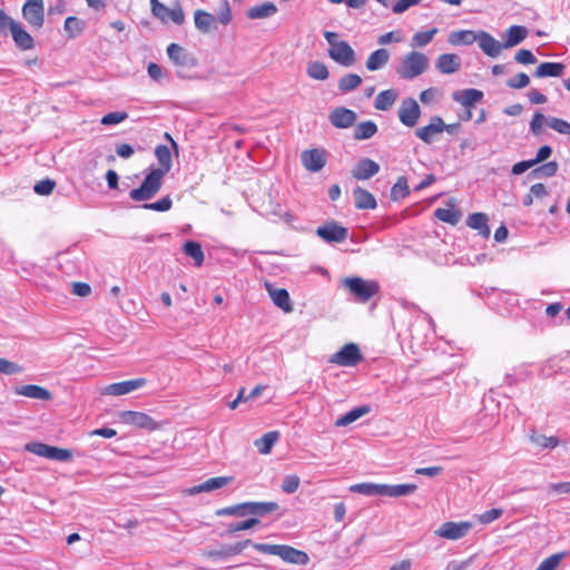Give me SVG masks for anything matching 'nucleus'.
Instances as JSON below:
<instances>
[{
  "label": "nucleus",
  "instance_id": "nucleus-49",
  "mask_svg": "<svg viewBox=\"0 0 570 570\" xmlns=\"http://www.w3.org/2000/svg\"><path fill=\"white\" fill-rule=\"evenodd\" d=\"M435 216L444 222V223H449L451 225H455L459 223L460 218H461V213L451 207V208H438L435 210Z\"/></svg>",
  "mask_w": 570,
  "mask_h": 570
},
{
  "label": "nucleus",
  "instance_id": "nucleus-55",
  "mask_svg": "<svg viewBox=\"0 0 570 570\" xmlns=\"http://www.w3.org/2000/svg\"><path fill=\"white\" fill-rule=\"evenodd\" d=\"M216 515H218V517L233 515V517L243 518V517H245V502L218 509L216 511Z\"/></svg>",
  "mask_w": 570,
  "mask_h": 570
},
{
  "label": "nucleus",
  "instance_id": "nucleus-57",
  "mask_svg": "<svg viewBox=\"0 0 570 570\" xmlns=\"http://www.w3.org/2000/svg\"><path fill=\"white\" fill-rule=\"evenodd\" d=\"M23 367L14 362L0 357V373L7 375L20 374Z\"/></svg>",
  "mask_w": 570,
  "mask_h": 570
},
{
  "label": "nucleus",
  "instance_id": "nucleus-20",
  "mask_svg": "<svg viewBox=\"0 0 570 570\" xmlns=\"http://www.w3.org/2000/svg\"><path fill=\"white\" fill-rule=\"evenodd\" d=\"M301 159L308 171H320L326 164L325 150L317 148L304 150L301 155Z\"/></svg>",
  "mask_w": 570,
  "mask_h": 570
},
{
  "label": "nucleus",
  "instance_id": "nucleus-30",
  "mask_svg": "<svg viewBox=\"0 0 570 570\" xmlns=\"http://www.w3.org/2000/svg\"><path fill=\"white\" fill-rule=\"evenodd\" d=\"M417 487L413 483L404 484H383L382 497L400 498L406 497L416 491Z\"/></svg>",
  "mask_w": 570,
  "mask_h": 570
},
{
  "label": "nucleus",
  "instance_id": "nucleus-40",
  "mask_svg": "<svg viewBox=\"0 0 570 570\" xmlns=\"http://www.w3.org/2000/svg\"><path fill=\"white\" fill-rule=\"evenodd\" d=\"M478 33L472 30L453 31L449 35L448 41L452 46H468L476 41Z\"/></svg>",
  "mask_w": 570,
  "mask_h": 570
},
{
  "label": "nucleus",
  "instance_id": "nucleus-6",
  "mask_svg": "<svg viewBox=\"0 0 570 570\" xmlns=\"http://www.w3.org/2000/svg\"><path fill=\"white\" fill-rule=\"evenodd\" d=\"M343 283L362 302L368 301L379 289L375 282L365 281L361 277L345 278Z\"/></svg>",
  "mask_w": 570,
  "mask_h": 570
},
{
  "label": "nucleus",
  "instance_id": "nucleus-46",
  "mask_svg": "<svg viewBox=\"0 0 570 570\" xmlns=\"http://www.w3.org/2000/svg\"><path fill=\"white\" fill-rule=\"evenodd\" d=\"M362 83V78L356 73H347L338 81V89L342 92H348L356 89Z\"/></svg>",
  "mask_w": 570,
  "mask_h": 570
},
{
  "label": "nucleus",
  "instance_id": "nucleus-17",
  "mask_svg": "<svg viewBox=\"0 0 570 570\" xmlns=\"http://www.w3.org/2000/svg\"><path fill=\"white\" fill-rule=\"evenodd\" d=\"M121 421L126 424L135 425L149 431H155L159 424L148 414L136 411H124L119 414Z\"/></svg>",
  "mask_w": 570,
  "mask_h": 570
},
{
  "label": "nucleus",
  "instance_id": "nucleus-22",
  "mask_svg": "<svg viewBox=\"0 0 570 570\" xmlns=\"http://www.w3.org/2000/svg\"><path fill=\"white\" fill-rule=\"evenodd\" d=\"M478 45L480 49L489 57L495 58L498 57L502 49L504 48L503 43L494 39L490 33L485 31H480L476 37Z\"/></svg>",
  "mask_w": 570,
  "mask_h": 570
},
{
  "label": "nucleus",
  "instance_id": "nucleus-4",
  "mask_svg": "<svg viewBox=\"0 0 570 570\" xmlns=\"http://www.w3.org/2000/svg\"><path fill=\"white\" fill-rule=\"evenodd\" d=\"M167 55L170 61L178 68L177 75L180 78L185 77V71L197 66L196 58L187 49L177 43H170L167 47Z\"/></svg>",
  "mask_w": 570,
  "mask_h": 570
},
{
  "label": "nucleus",
  "instance_id": "nucleus-19",
  "mask_svg": "<svg viewBox=\"0 0 570 570\" xmlns=\"http://www.w3.org/2000/svg\"><path fill=\"white\" fill-rule=\"evenodd\" d=\"M328 119L335 128L346 129L355 124L357 115L348 108L337 107L330 112Z\"/></svg>",
  "mask_w": 570,
  "mask_h": 570
},
{
  "label": "nucleus",
  "instance_id": "nucleus-26",
  "mask_svg": "<svg viewBox=\"0 0 570 570\" xmlns=\"http://www.w3.org/2000/svg\"><path fill=\"white\" fill-rule=\"evenodd\" d=\"M435 67L441 73L450 75L460 69L461 62L456 55L443 53L436 59Z\"/></svg>",
  "mask_w": 570,
  "mask_h": 570
},
{
  "label": "nucleus",
  "instance_id": "nucleus-48",
  "mask_svg": "<svg viewBox=\"0 0 570 570\" xmlns=\"http://www.w3.org/2000/svg\"><path fill=\"white\" fill-rule=\"evenodd\" d=\"M438 28H432L431 30H428V31H420V32H416L414 33V36L412 37V42H411V46L413 48L415 47H425L428 46L432 39L434 38V36L438 33Z\"/></svg>",
  "mask_w": 570,
  "mask_h": 570
},
{
  "label": "nucleus",
  "instance_id": "nucleus-32",
  "mask_svg": "<svg viewBox=\"0 0 570 570\" xmlns=\"http://www.w3.org/2000/svg\"><path fill=\"white\" fill-rule=\"evenodd\" d=\"M353 197L357 209H374L377 206L374 196L362 187L354 188Z\"/></svg>",
  "mask_w": 570,
  "mask_h": 570
},
{
  "label": "nucleus",
  "instance_id": "nucleus-35",
  "mask_svg": "<svg viewBox=\"0 0 570 570\" xmlns=\"http://www.w3.org/2000/svg\"><path fill=\"white\" fill-rule=\"evenodd\" d=\"M399 97V92L395 89L383 90L377 94L374 100V107L377 110H389Z\"/></svg>",
  "mask_w": 570,
  "mask_h": 570
},
{
  "label": "nucleus",
  "instance_id": "nucleus-51",
  "mask_svg": "<svg viewBox=\"0 0 570 570\" xmlns=\"http://www.w3.org/2000/svg\"><path fill=\"white\" fill-rule=\"evenodd\" d=\"M307 75L317 80H325L328 78V69L323 62L314 61L307 67Z\"/></svg>",
  "mask_w": 570,
  "mask_h": 570
},
{
  "label": "nucleus",
  "instance_id": "nucleus-27",
  "mask_svg": "<svg viewBox=\"0 0 570 570\" xmlns=\"http://www.w3.org/2000/svg\"><path fill=\"white\" fill-rule=\"evenodd\" d=\"M278 509L276 502H245V517H265Z\"/></svg>",
  "mask_w": 570,
  "mask_h": 570
},
{
  "label": "nucleus",
  "instance_id": "nucleus-61",
  "mask_svg": "<svg viewBox=\"0 0 570 570\" xmlns=\"http://www.w3.org/2000/svg\"><path fill=\"white\" fill-rule=\"evenodd\" d=\"M299 478L296 474H291L284 478L282 483V490L285 493H294L299 487Z\"/></svg>",
  "mask_w": 570,
  "mask_h": 570
},
{
  "label": "nucleus",
  "instance_id": "nucleus-25",
  "mask_svg": "<svg viewBox=\"0 0 570 570\" xmlns=\"http://www.w3.org/2000/svg\"><path fill=\"white\" fill-rule=\"evenodd\" d=\"M195 27L202 33H208L217 29L216 17L204 10H196L194 13Z\"/></svg>",
  "mask_w": 570,
  "mask_h": 570
},
{
  "label": "nucleus",
  "instance_id": "nucleus-28",
  "mask_svg": "<svg viewBox=\"0 0 570 570\" xmlns=\"http://www.w3.org/2000/svg\"><path fill=\"white\" fill-rule=\"evenodd\" d=\"M278 11L277 7L273 2H263L256 6L250 7L246 11V16L248 19H266L273 17Z\"/></svg>",
  "mask_w": 570,
  "mask_h": 570
},
{
  "label": "nucleus",
  "instance_id": "nucleus-5",
  "mask_svg": "<svg viewBox=\"0 0 570 570\" xmlns=\"http://www.w3.org/2000/svg\"><path fill=\"white\" fill-rule=\"evenodd\" d=\"M26 451L49 460L66 462L72 459V452L40 442H30L24 445Z\"/></svg>",
  "mask_w": 570,
  "mask_h": 570
},
{
  "label": "nucleus",
  "instance_id": "nucleus-31",
  "mask_svg": "<svg viewBox=\"0 0 570 570\" xmlns=\"http://www.w3.org/2000/svg\"><path fill=\"white\" fill-rule=\"evenodd\" d=\"M528 36V29L523 26H511L504 35V49L512 48L521 43Z\"/></svg>",
  "mask_w": 570,
  "mask_h": 570
},
{
  "label": "nucleus",
  "instance_id": "nucleus-42",
  "mask_svg": "<svg viewBox=\"0 0 570 570\" xmlns=\"http://www.w3.org/2000/svg\"><path fill=\"white\" fill-rule=\"evenodd\" d=\"M377 132V126L374 121L367 120L360 122L354 130V139L365 140L372 138Z\"/></svg>",
  "mask_w": 570,
  "mask_h": 570
},
{
  "label": "nucleus",
  "instance_id": "nucleus-7",
  "mask_svg": "<svg viewBox=\"0 0 570 570\" xmlns=\"http://www.w3.org/2000/svg\"><path fill=\"white\" fill-rule=\"evenodd\" d=\"M472 529V523L469 521L461 522H444L435 531L434 534L439 538L448 540H459L464 538Z\"/></svg>",
  "mask_w": 570,
  "mask_h": 570
},
{
  "label": "nucleus",
  "instance_id": "nucleus-54",
  "mask_svg": "<svg viewBox=\"0 0 570 570\" xmlns=\"http://www.w3.org/2000/svg\"><path fill=\"white\" fill-rule=\"evenodd\" d=\"M547 118L542 112H534L531 121H530V130L533 135L539 136L543 132V125H547Z\"/></svg>",
  "mask_w": 570,
  "mask_h": 570
},
{
  "label": "nucleus",
  "instance_id": "nucleus-34",
  "mask_svg": "<svg viewBox=\"0 0 570 570\" xmlns=\"http://www.w3.org/2000/svg\"><path fill=\"white\" fill-rule=\"evenodd\" d=\"M390 57L391 55L387 49L382 48L373 51L365 62L366 69L370 71L382 69L389 62Z\"/></svg>",
  "mask_w": 570,
  "mask_h": 570
},
{
  "label": "nucleus",
  "instance_id": "nucleus-59",
  "mask_svg": "<svg viewBox=\"0 0 570 570\" xmlns=\"http://www.w3.org/2000/svg\"><path fill=\"white\" fill-rule=\"evenodd\" d=\"M173 202L169 196L163 197L158 202L145 204L144 208L155 212H167L171 208Z\"/></svg>",
  "mask_w": 570,
  "mask_h": 570
},
{
  "label": "nucleus",
  "instance_id": "nucleus-12",
  "mask_svg": "<svg viewBox=\"0 0 570 570\" xmlns=\"http://www.w3.org/2000/svg\"><path fill=\"white\" fill-rule=\"evenodd\" d=\"M147 384L145 377L112 383L101 390L104 395L120 396L144 387Z\"/></svg>",
  "mask_w": 570,
  "mask_h": 570
},
{
  "label": "nucleus",
  "instance_id": "nucleus-23",
  "mask_svg": "<svg viewBox=\"0 0 570 570\" xmlns=\"http://www.w3.org/2000/svg\"><path fill=\"white\" fill-rule=\"evenodd\" d=\"M265 288L272 298L273 303L285 313H291L293 306L291 303L289 294L285 288H276L271 283L265 284Z\"/></svg>",
  "mask_w": 570,
  "mask_h": 570
},
{
  "label": "nucleus",
  "instance_id": "nucleus-38",
  "mask_svg": "<svg viewBox=\"0 0 570 570\" xmlns=\"http://www.w3.org/2000/svg\"><path fill=\"white\" fill-rule=\"evenodd\" d=\"M370 411H371V409L367 405H362V406L355 407V409L348 411L347 413H345L340 419H337L335 421V426H338V428L347 426V425L352 424L353 422L357 421L358 419H361L362 416L370 413Z\"/></svg>",
  "mask_w": 570,
  "mask_h": 570
},
{
  "label": "nucleus",
  "instance_id": "nucleus-10",
  "mask_svg": "<svg viewBox=\"0 0 570 570\" xmlns=\"http://www.w3.org/2000/svg\"><path fill=\"white\" fill-rule=\"evenodd\" d=\"M362 360L360 348L354 343L345 344L330 357V362L340 366H355Z\"/></svg>",
  "mask_w": 570,
  "mask_h": 570
},
{
  "label": "nucleus",
  "instance_id": "nucleus-2",
  "mask_svg": "<svg viewBox=\"0 0 570 570\" xmlns=\"http://www.w3.org/2000/svg\"><path fill=\"white\" fill-rule=\"evenodd\" d=\"M253 548L263 553L277 556L284 562L291 564L306 566L309 562V557L305 551L295 549L291 546L259 543L253 544Z\"/></svg>",
  "mask_w": 570,
  "mask_h": 570
},
{
  "label": "nucleus",
  "instance_id": "nucleus-60",
  "mask_svg": "<svg viewBox=\"0 0 570 570\" xmlns=\"http://www.w3.org/2000/svg\"><path fill=\"white\" fill-rule=\"evenodd\" d=\"M128 118V114L125 112V111H115V112H109L107 115H105L100 122L102 125H106V126H109V125H117V124H120L121 121L126 120Z\"/></svg>",
  "mask_w": 570,
  "mask_h": 570
},
{
  "label": "nucleus",
  "instance_id": "nucleus-62",
  "mask_svg": "<svg viewBox=\"0 0 570 570\" xmlns=\"http://www.w3.org/2000/svg\"><path fill=\"white\" fill-rule=\"evenodd\" d=\"M56 186V183L51 179H43L37 183L33 190L38 195L47 196L50 195Z\"/></svg>",
  "mask_w": 570,
  "mask_h": 570
},
{
  "label": "nucleus",
  "instance_id": "nucleus-63",
  "mask_svg": "<svg viewBox=\"0 0 570 570\" xmlns=\"http://www.w3.org/2000/svg\"><path fill=\"white\" fill-rule=\"evenodd\" d=\"M530 82V78L527 73L520 72L514 78L508 80L507 85L513 89H522Z\"/></svg>",
  "mask_w": 570,
  "mask_h": 570
},
{
  "label": "nucleus",
  "instance_id": "nucleus-3",
  "mask_svg": "<svg viewBox=\"0 0 570 570\" xmlns=\"http://www.w3.org/2000/svg\"><path fill=\"white\" fill-rule=\"evenodd\" d=\"M165 175L151 169L142 180L140 187L130 190L129 196L135 202L151 199L161 188Z\"/></svg>",
  "mask_w": 570,
  "mask_h": 570
},
{
  "label": "nucleus",
  "instance_id": "nucleus-33",
  "mask_svg": "<svg viewBox=\"0 0 570 570\" xmlns=\"http://www.w3.org/2000/svg\"><path fill=\"white\" fill-rule=\"evenodd\" d=\"M10 32L18 48H20L23 51L33 48L35 42L32 37L22 28V26L19 22L17 24H13V29Z\"/></svg>",
  "mask_w": 570,
  "mask_h": 570
},
{
  "label": "nucleus",
  "instance_id": "nucleus-45",
  "mask_svg": "<svg viewBox=\"0 0 570 570\" xmlns=\"http://www.w3.org/2000/svg\"><path fill=\"white\" fill-rule=\"evenodd\" d=\"M184 253L191 257L197 266L204 263V253L199 243L193 240L185 243Z\"/></svg>",
  "mask_w": 570,
  "mask_h": 570
},
{
  "label": "nucleus",
  "instance_id": "nucleus-14",
  "mask_svg": "<svg viewBox=\"0 0 570 570\" xmlns=\"http://www.w3.org/2000/svg\"><path fill=\"white\" fill-rule=\"evenodd\" d=\"M253 542L247 539L233 544L222 546L219 549H213L205 552L208 559L213 560H225L227 558L240 554L247 547L252 546Z\"/></svg>",
  "mask_w": 570,
  "mask_h": 570
},
{
  "label": "nucleus",
  "instance_id": "nucleus-39",
  "mask_svg": "<svg viewBox=\"0 0 570 570\" xmlns=\"http://www.w3.org/2000/svg\"><path fill=\"white\" fill-rule=\"evenodd\" d=\"M279 438V433L277 431H271L265 433L262 438L254 441V445L257 448L261 454H269L272 448L275 445Z\"/></svg>",
  "mask_w": 570,
  "mask_h": 570
},
{
  "label": "nucleus",
  "instance_id": "nucleus-15",
  "mask_svg": "<svg viewBox=\"0 0 570 570\" xmlns=\"http://www.w3.org/2000/svg\"><path fill=\"white\" fill-rule=\"evenodd\" d=\"M316 235L327 243H342L347 238L348 230L335 222H330L318 226Z\"/></svg>",
  "mask_w": 570,
  "mask_h": 570
},
{
  "label": "nucleus",
  "instance_id": "nucleus-37",
  "mask_svg": "<svg viewBox=\"0 0 570 570\" xmlns=\"http://www.w3.org/2000/svg\"><path fill=\"white\" fill-rule=\"evenodd\" d=\"M564 65L560 62H542L538 66L534 77H560L563 73Z\"/></svg>",
  "mask_w": 570,
  "mask_h": 570
},
{
  "label": "nucleus",
  "instance_id": "nucleus-11",
  "mask_svg": "<svg viewBox=\"0 0 570 570\" xmlns=\"http://www.w3.org/2000/svg\"><path fill=\"white\" fill-rule=\"evenodd\" d=\"M150 9L153 14L161 21H167L169 19L176 24H181L185 21V14L179 4L169 9L159 0H150Z\"/></svg>",
  "mask_w": 570,
  "mask_h": 570
},
{
  "label": "nucleus",
  "instance_id": "nucleus-64",
  "mask_svg": "<svg viewBox=\"0 0 570 570\" xmlns=\"http://www.w3.org/2000/svg\"><path fill=\"white\" fill-rule=\"evenodd\" d=\"M514 59H515L517 62L522 63V65H532V63L537 62V58L528 49H520L515 53Z\"/></svg>",
  "mask_w": 570,
  "mask_h": 570
},
{
  "label": "nucleus",
  "instance_id": "nucleus-9",
  "mask_svg": "<svg viewBox=\"0 0 570 570\" xmlns=\"http://www.w3.org/2000/svg\"><path fill=\"white\" fill-rule=\"evenodd\" d=\"M421 116V108L417 101L414 98H405L402 100L399 110L397 117L400 121L406 127H414Z\"/></svg>",
  "mask_w": 570,
  "mask_h": 570
},
{
  "label": "nucleus",
  "instance_id": "nucleus-21",
  "mask_svg": "<svg viewBox=\"0 0 570 570\" xmlns=\"http://www.w3.org/2000/svg\"><path fill=\"white\" fill-rule=\"evenodd\" d=\"M380 171V165L370 159L362 158L352 169V176L357 180H367Z\"/></svg>",
  "mask_w": 570,
  "mask_h": 570
},
{
  "label": "nucleus",
  "instance_id": "nucleus-13",
  "mask_svg": "<svg viewBox=\"0 0 570 570\" xmlns=\"http://www.w3.org/2000/svg\"><path fill=\"white\" fill-rule=\"evenodd\" d=\"M233 481L234 476L232 475L215 476L204 481L198 485L185 489L183 493L186 495H196L203 492H213L229 485Z\"/></svg>",
  "mask_w": 570,
  "mask_h": 570
},
{
  "label": "nucleus",
  "instance_id": "nucleus-50",
  "mask_svg": "<svg viewBox=\"0 0 570 570\" xmlns=\"http://www.w3.org/2000/svg\"><path fill=\"white\" fill-rule=\"evenodd\" d=\"M530 441L542 449H554L559 444V440L556 436H547L539 433H532Z\"/></svg>",
  "mask_w": 570,
  "mask_h": 570
},
{
  "label": "nucleus",
  "instance_id": "nucleus-29",
  "mask_svg": "<svg viewBox=\"0 0 570 570\" xmlns=\"http://www.w3.org/2000/svg\"><path fill=\"white\" fill-rule=\"evenodd\" d=\"M18 395H22L29 399L48 401L51 400V393L39 385L28 384L16 389Z\"/></svg>",
  "mask_w": 570,
  "mask_h": 570
},
{
  "label": "nucleus",
  "instance_id": "nucleus-41",
  "mask_svg": "<svg viewBox=\"0 0 570 570\" xmlns=\"http://www.w3.org/2000/svg\"><path fill=\"white\" fill-rule=\"evenodd\" d=\"M155 155L160 165L159 168H154L157 171H161L166 175L171 168V153L170 149L165 145H159L155 149Z\"/></svg>",
  "mask_w": 570,
  "mask_h": 570
},
{
  "label": "nucleus",
  "instance_id": "nucleus-53",
  "mask_svg": "<svg viewBox=\"0 0 570 570\" xmlns=\"http://www.w3.org/2000/svg\"><path fill=\"white\" fill-rule=\"evenodd\" d=\"M558 170V164L556 161L547 163L535 169H533L529 176L533 178H540V177H552L556 175Z\"/></svg>",
  "mask_w": 570,
  "mask_h": 570
},
{
  "label": "nucleus",
  "instance_id": "nucleus-47",
  "mask_svg": "<svg viewBox=\"0 0 570 570\" xmlns=\"http://www.w3.org/2000/svg\"><path fill=\"white\" fill-rule=\"evenodd\" d=\"M410 194V188L407 185V180L405 177L401 176L397 178L396 183L393 185L391 189V198L392 200H400L407 197Z\"/></svg>",
  "mask_w": 570,
  "mask_h": 570
},
{
  "label": "nucleus",
  "instance_id": "nucleus-43",
  "mask_svg": "<svg viewBox=\"0 0 570 570\" xmlns=\"http://www.w3.org/2000/svg\"><path fill=\"white\" fill-rule=\"evenodd\" d=\"M85 29V22L77 17H68L65 20L63 30L69 39L79 37Z\"/></svg>",
  "mask_w": 570,
  "mask_h": 570
},
{
  "label": "nucleus",
  "instance_id": "nucleus-8",
  "mask_svg": "<svg viewBox=\"0 0 570 570\" xmlns=\"http://www.w3.org/2000/svg\"><path fill=\"white\" fill-rule=\"evenodd\" d=\"M22 17L31 27L42 28L45 23L43 0H26L22 6Z\"/></svg>",
  "mask_w": 570,
  "mask_h": 570
},
{
  "label": "nucleus",
  "instance_id": "nucleus-36",
  "mask_svg": "<svg viewBox=\"0 0 570 570\" xmlns=\"http://www.w3.org/2000/svg\"><path fill=\"white\" fill-rule=\"evenodd\" d=\"M466 224L470 228L479 230L480 235L488 238L490 228L488 226V217L483 213H474L468 217Z\"/></svg>",
  "mask_w": 570,
  "mask_h": 570
},
{
  "label": "nucleus",
  "instance_id": "nucleus-24",
  "mask_svg": "<svg viewBox=\"0 0 570 570\" xmlns=\"http://www.w3.org/2000/svg\"><path fill=\"white\" fill-rule=\"evenodd\" d=\"M452 98L463 107L471 109L475 104L482 100L483 94L478 89H464L454 91Z\"/></svg>",
  "mask_w": 570,
  "mask_h": 570
},
{
  "label": "nucleus",
  "instance_id": "nucleus-52",
  "mask_svg": "<svg viewBox=\"0 0 570 570\" xmlns=\"http://www.w3.org/2000/svg\"><path fill=\"white\" fill-rule=\"evenodd\" d=\"M567 552L554 553L540 562L535 570H557Z\"/></svg>",
  "mask_w": 570,
  "mask_h": 570
},
{
  "label": "nucleus",
  "instance_id": "nucleus-18",
  "mask_svg": "<svg viewBox=\"0 0 570 570\" xmlns=\"http://www.w3.org/2000/svg\"><path fill=\"white\" fill-rule=\"evenodd\" d=\"M446 128L441 117H433L429 125L415 130V136L425 144H432L438 135H441Z\"/></svg>",
  "mask_w": 570,
  "mask_h": 570
},
{
  "label": "nucleus",
  "instance_id": "nucleus-44",
  "mask_svg": "<svg viewBox=\"0 0 570 570\" xmlns=\"http://www.w3.org/2000/svg\"><path fill=\"white\" fill-rule=\"evenodd\" d=\"M383 484L380 483H356L350 487V491L364 495H382Z\"/></svg>",
  "mask_w": 570,
  "mask_h": 570
},
{
  "label": "nucleus",
  "instance_id": "nucleus-58",
  "mask_svg": "<svg viewBox=\"0 0 570 570\" xmlns=\"http://www.w3.org/2000/svg\"><path fill=\"white\" fill-rule=\"evenodd\" d=\"M503 514V510L500 508L491 509L484 511L483 513L476 515V519L482 524H489L495 520H498Z\"/></svg>",
  "mask_w": 570,
  "mask_h": 570
},
{
  "label": "nucleus",
  "instance_id": "nucleus-16",
  "mask_svg": "<svg viewBox=\"0 0 570 570\" xmlns=\"http://www.w3.org/2000/svg\"><path fill=\"white\" fill-rule=\"evenodd\" d=\"M328 56L344 67H351L356 62L355 51L346 41L333 45V48L328 49Z\"/></svg>",
  "mask_w": 570,
  "mask_h": 570
},
{
  "label": "nucleus",
  "instance_id": "nucleus-56",
  "mask_svg": "<svg viewBox=\"0 0 570 570\" xmlns=\"http://www.w3.org/2000/svg\"><path fill=\"white\" fill-rule=\"evenodd\" d=\"M259 523L257 518H249L242 522L230 523L227 528V533H234L254 528Z\"/></svg>",
  "mask_w": 570,
  "mask_h": 570
},
{
  "label": "nucleus",
  "instance_id": "nucleus-1",
  "mask_svg": "<svg viewBox=\"0 0 570 570\" xmlns=\"http://www.w3.org/2000/svg\"><path fill=\"white\" fill-rule=\"evenodd\" d=\"M430 60L426 55L420 51H411L404 55L396 68V73L401 79L412 80L429 69Z\"/></svg>",
  "mask_w": 570,
  "mask_h": 570
}]
</instances>
